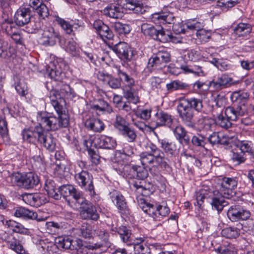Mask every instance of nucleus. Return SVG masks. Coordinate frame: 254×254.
Returning a JSON list of instances; mask_svg holds the SVG:
<instances>
[{
	"label": "nucleus",
	"mask_w": 254,
	"mask_h": 254,
	"mask_svg": "<svg viewBox=\"0 0 254 254\" xmlns=\"http://www.w3.org/2000/svg\"><path fill=\"white\" fill-rule=\"evenodd\" d=\"M188 87L187 84L179 80H173L166 84V88L170 92L184 90Z\"/></svg>",
	"instance_id": "nucleus-53"
},
{
	"label": "nucleus",
	"mask_w": 254,
	"mask_h": 254,
	"mask_svg": "<svg viewBox=\"0 0 254 254\" xmlns=\"http://www.w3.org/2000/svg\"><path fill=\"white\" fill-rule=\"evenodd\" d=\"M40 143L49 151L53 152L56 148V141L54 137L49 133L44 134L43 131L41 134L39 141Z\"/></svg>",
	"instance_id": "nucleus-30"
},
{
	"label": "nucleus",
	"mask_w": 254,
	"mask_h": 254,
	"mask_svg": "<svg viewBox=\"0 0 254 254\" xmlns=\"http://www.w3.org/2000/svg\"><path fill=\"white\" fill-rule=\"evenodd\" d=\"M93 27L103 41H106V40L113 38L114 35L112 31L101 20H95L93 23Z\"/></svg>",
	"instance_id": "nucleus-20"
},
{
	"label": "nucleus",
	"mask_w": 254,
	"mask_h": 254,
	"mask_svg": "<svg viewBox=\"0 0 254 254\" xmlns=\"http://www.w3.org/2000/svg\"><path fill=\"white\" fill-rule=\"evenodd\" d=\"M231 121L229 119L220 113L216 118L215 124H217L223 128H228L232 126Z\"/></svg>",
	"instance_id": "nucleus-59"
},
{
	"label": "nucleus",
	"mask_w": 254,
	"mask_h": 254,
	"mask_svg": "<svg viewBox=\"0 0 254 254\" xmlns=\"http://www.w3.org/2000/svg\"><path fill=\"white\" fill-rule=\"evenodd\" d=\"M58 248L59 249V253L62 249H71L72 247V239L68 237H59L55 240Z\"/></svg>",
	"instance_id": "nucleus-42"
},
{
	"label": "nucleus",
	"mask_w": 254,
	"mask_h": 254,
	"mask_svg": "<svg viewBox=\"0 0 254 254\" xmlns=\"http://www.w3.org/2000/svg\"><path fill=\"white\" fill-rule=\"evenodd\" d=\"M145 148L146 151L139 155L140 161L144 167L166 169L169 165L166 161L164 153L155 144L152 142L148 143Z\"/></svg>",
	"instance_id": "nucleus-1"
},
{
	"label": "nucleus",
	"mask_w": 254,
	"mask_h": 254,
	"mask_svg": "<svg viewBox=\"0 0 254 254\" xmlns=\"http://www.w3.org/2000/svg\"><path fill=\"white\" fill-rule=\"evenodd\" d=\"M76 182L81 188H84L88 191L90 195L95 193L94 187L93 184L92 178L88 172L82 171L74 176Z\"/></svg>",
	"instance_id": "nucleus-10"
},
{
	"label": "nucleus",
	"mask_w": 254,
	"mask_h": 254,
	"mask_svg": "<svg viewBox=\"0 0 254 254\" xmlns=\"http://www.w3.org/2000/svg\"><path fill=\"white\" fill-rule=\"evenodd\" d=\"M60 38L59 33L56 32L53 27H48L44 30L40 43L45 46H53Z\"/></svg>",
	"instance_id": "nucleus-11"
},
{
	"label": "nucleus",
	"mask_w": 254,
	"mask_h": 254,
	"mask_svg": "<svg viewBox=\"0 0 254 254\" xmlns=\"http://www.w3.org/2000/svg\"><path fill=\"white\" fill-rule=\"evenodd\" d=\"M55 21L57 22L66 33L71 34L73 32L71 20L68 21L58 16H56Z\"/></svg>",
	"instance_id": "nucleus-52"
},
{
	"label": "nucleus",
	"mask_w": 254,
	"mask_h": 254,
	"mask_svg": "<svg viewBox=\"0 0 254 254\" xmlns=\"http://www.w3.org/2000/svg\"><path fill=\"white\" fill-rule=\"evenodd\" d=\"M145 168L140 166H133L131 170L132 173L136 175V177L138 179L143 180L148 176L147 171Z\"/></svg>",
	"instance_id": "nucleus-60"
},
{
	"label": "nucleus",
	"mask_w": 254,
	"mask_h": 254,
	"mask_svg": "<svg viewBox=\"0 0 254 254\" xmlns=\"http://www.w3.org/2000/svg\"><path fill=\"white\" fill-rule=\"evenodd\" d=\"M187 26L190 27V30L196 31L197 38L201 43L208 42L211 36L214 37L217 34V32L211 34L210 31L203 29L204 22L202 20H192L188 23Z\"/></svg>",
	"instance_id": "nucleus-7"
},
{
	"label": "nucleus",
	"mask_w": 254,
	"mask_h": 254,
	"mask_svg": "<svg viewBox=\"0 0 254 254\" xmlns=\"http://www.w3.org/2000/svg\"><path fill=\"white\" fill-rule=\"evenodd\" d=\"M227 214L232 222L247 220L251 216L249 210L239 205L231 206L228 210Z\"/></svg>",
	"instance_id": "nucleus-9"
},
{
	"label": "nucleus",
	"mask_w": 254,
	"mask_h": 254,
	"mask_svg": "<svg viewBox=\"0 0 254 254\" xmlns=\"http://www.w3.org/2000/svg\"><path fill=\"white\" fill-rule=\"evenodd\" d=\"M85 127L95 132H101L104 130L105 126L103 122L96 118H90L85 123Z\"/></svg>",
	"instance_id": "nucleus-34"
},
{
	"label": "nucleus",
	"mask_w": 254,
	"mask_h": 254,
	"mask_svg": "<svg viewBox=\"0 0 254 254\" xmlns=\"http://www.w3.org/2000/svg\"><path fill=\"white\" fill-rule=\"evenodd\" d=\"M233 79L227 74H223L215 77L209 82V86L215 90H220L224 88L230 86L234 84Z\"/></svg>",
	"instance_id": "nucleus-13"
},
{
	"label": "nucleus",
	"mask_w": 254,
	"mask_h": 254,
	"mask_svg": "<svg viewBox=\"0 0 254 254\" xmlns=\"http://www.w3.org/2000/svg\"><path fill=\"white\" fill-rule=\"evenodd\" d=\"M226 197H224L221 193L218 191H214V195L212 198L211 205L213 209H215L218 212L221 211L224 207L228 204V202L225 200Z\"/></svg>",
	"instance_id": "nucleus-26"
},
{
	"label": "nucleus",
	"mask_w": 254,
	"mask_h": 254,
	"mask_svg": "<svg viewBox=\"0 0 254 254\" xmlns=\"http://www.w3.org/2000/svg\"><path fill=\"white\" fill-rule=\"evenodd\" d=\"M120 133L126 138L128 142H133L136 138L135 131L129 126L122 131Z\"/></svg>",
	"instance_id": "nucleus-58"
},
{
	"label": "nucleus",
	"mask_w": 254,
	"mask_h": 254,
	"mask_svg": "<svg viewBox=\"0 0 254 254\" xmlns=\"http://www.w3.org/2000/svg\"><path fill=\"white\" fill-rule=\"evenodd\" d=\"M48 75L55 81H61L62 79V70L57 61H53L49 65L48 69Z\"/></svg>",
	"instance_id": "nucleus-27"
},
{
	"label": "nucleus",
	"mask_w": 254,
	"mask_h": 254,
	"mask_svg": "<svg viewBox=\"0 0 254 254\" xmlns=\"http://www.w3.org/2000/svg\"><path fill=\"white\" fill-rule=\"evenodd\" d=\"M112 201L121 213L126 212L127 210V203L124 196L120 192L114 191L112 193Z\"/></svg>",
	"instance_id": "nucleus-31"
},
{
	"label": "nucleus",
	"mask_w": 254,
	"mask_h": 254,
	"mask_svg": "<svg viewBox=\"0 0 254 254\" xmlns=\"http://www.w3.org/2000/svg\"><path fill=\"white\" fill-rule=\"evenodd\" d=\"M39 181L40 180L37 175L33 172L21 173L16 172L13 173L8 178V182L11 185L27 190L37 186Z\"/></svg>",
	"instance_id": "nucleus-3"
},
{
	"label": "nucleus",
	"mask_w": 254,
	"mask_h": 254,
	"mask_svg": "<svg viewBox=\"0 0 254 254\" xmlns=\"http://www.w3.org/2000/svg\"><path fill=\"white\" fill-rule=\"evenodd\" d=\"M115 68L121 80L125 84L126 86L129 89L131 88L134 84L133 79L121 70L120 66H116Z\"/></svg>",
	"instance_id": "nucleus-39"
},
{
	"label": "nucleus",
	"mask_w": 254,
	"mask_h": 254,
	"mask_svg": "<svg viewBox=\"0 0 254 254\" xmlns=\"http://www.w3.org/2000/svg\"><path fill=\"white\" fill-rule=\"evenodd\" d=\"M240 234V230L236 227H229L222 230L221 234L228 239L237 238Z\"/></svg>",
	"instance_id": "nucleus-50"
},
{
	"label": "nucleus",
	"mask_w": 254,
	"mask_h": 254,
	"mask_svg": "<svg viewBox=\"0 0 254 254\" xmlns=\"http://www.w3.org/2000/svg\"><path fill=\"white\" fill-rule=\"evenodd\" d=\"M91 139H85L84 141V145L88 149V154L92 163L94 165H97L100 162V156L95 151L90 148L92 145Z\"/></svg>",
	"instance_id": "nucleus-44"
},
{
	"label": "nucleus",
	"mask_w": 254,
	"mask_h": 254,
	"mask_svg": "<svg viewBox=\"0 0 254 254\" xmlns=\"http://www.w3.org/2000/svg\"><path fill=\"white\" fill-rule=\"evenodd\" d=\"M170 60V54L168 52L159 51L149 59L148 64L156 69L162 68Z\"/></svg>",
	"instance_id": "nucleus-12"
},
{
	"label": "nucleus",
	"mask_w": 254,
	"mask_h": 254,
	"mask_svg": "<svg viewBox=\"0 0 254 254\" xmlns=\"http://www.w3.org/2000/svg\"><path fill=\"white\" fill-rule=\"evenodd\" d=\"M31 18V10L28 6H20L16 11L14 19L16 25L22 26L29 22Z\"/></svg>",
	"instance_id": "nucleus-14"
},
{
	"label": "nucleus",
	"mask_w": 254,
	"mask_h": 254,
	"mask_svg": "<svg viewBox=\"0 0 254 254\" xmlns=\"http://www.w3.org/2000/svg\"><path fill=\"white\" fill-rule=\"evenodd\" d=\"M114 29L120 34H128L130 31V28L128 25L123 24L121 22L115 23Z\"/></svg>",
	"instance_id": "nucleus-64"
},
{
	"label": "nucleus",
	"mask_w": 254,
	"mask_h": 254,
	"mask_svg": "<svg viewBox=\"0 0 254 254\" xmlns=\"http://www.w3.org/2000/svg\"><path fill=\"white\" fill-rule=\"evenodd\" d=\"M237 183L236 180L231 178H224L221 183L219 192L224 195V197L230 198L232 195V190L236 187Z\"/></svg>",
	"instance_id": "nucleus-19"
},
{
	"label": "nucleus",
	"mask_w": 254,
	"mask_h": 254,
	"mask_svg": "<svg viewBox=\"0 0 254 254\" xmlns=\"http://www.w3.org/2000/svg\"><path fill=\"white\" fill-rule=\"evenodd\" d=\"M43 130L41 127L36 126L34 129L25 128L21 132L22 139L25 142L30 143H35L39 141Z\"/></svg>",
	"instance_id": "nucleus-16"
},
{
	"label": "nucleus",
	"mask_w": 254,
	"mask_h": 254,
	"mask_svg": "<svg viewBox=\"0 0 254 254\" xmlns=\"http://www.w3.org/2000/svg\"><path fill=\"white\" fill-rule=\"evenodd\" d=\"M144 241V239L142 237H139L135 239L132 244L134 247V254H144L146 253L149 252L148 248L143 242Z\"/></svg>",
	"instance_id": "nucleus-37"
},
{
	"label": "nucleus",
	"mask_w": 254,
	"mask_h": 254,
	"mask_svg": "<svg viewBox=\"0 0 254 254\" xmlns=\"http://www.w3.org/2000/svg\"><path fill=\"white\" fill-rule=\"evenodd\" d=\"M90 108L98 115L112 112V107L107 102L102 99H95L90 104Z\"/></svg>",
	"instance_id": "nucleus-24"
},
{
	"label": "nucleus",
	"mask_w": 254,
	"mask_h": 254,
	"mask_svg": "<svg viewBox=\"0 0 254 254\" xmlns=\"http://www.w3.org/2000/svg\"><path fill=\"white\" fill-rule=\"evenodd\" d=\"M249 96L248 93L244 90H239L234 92L231 95V99L233 101H242L247 99Z\"/></svg>",
	"instance_id": "nucleus-63"
},
{
	"label": "nucleus",
	"mask_w": 254,
	"mask_h": 254,
	"mask_svg": "<svg viewBox=\"0 0 254 254\" xmlns=\"http://www.w3.org/2000/svg\"><path fill=\"white\" fill-rule=\"evenodd\" d=\"M0 134L3 141L8 142L9 137L8 134V129L7 127V123L4 118L0 115Z\"/></svg>",
	"instance_id": "nucleus-55"
},
{
	"label": "nucleus",
	"mask_w": 254,
	"mask_h": 254,
	"mask_svg": "<svg viewBox=\"0 0 254 254\" xmlns=\"http://www.w3.org/2000/svg\"><path fill=\"white\" fill-rule=\"evenodd\" d=\"M247 112L246 107L239 106L235 108L233 107H228L221 112L223 116H226L232 121L239 120L240 118L244 116Z\"/></svg>",
	"instance_id": "nucleus-15"
},
{
	"label": "nucleus",
	"mask_w": 254,
	"mask_h": 254,
	"mask_svg": "<svg viewBox=\"0 0 254 254\" xmlns=\"http://www.w3.org/2000/svg\"><path fill=\"white\" fill-rule=\"evenodd\" d=\"M14 215L17 217H21L24 219H31L34 217V211H30L22 207H19L15 209Z\"/></svg>",
	"instance_id": "nucleus-51"
},
{
	"label": "nucleus",
	"mask_w": 254,
	"mask_h": 254,
	"mask_svg": "<svg viewBox=\"0 0 254 254\" xmlns=\"http://www.w3.org/2000/svg\"><path fill=\"white\" fill-rule=\"evenodd\" d=\"M38 250L43 254H59V249L56 242L48 239L40 240L37 246Z\"/></svg>",
	"instance_id": "nucleus-17"
},
{
	"label": "nucleus",
	"mask_w": 254,
	"mask_h": 254,
	"mask_svg": "<svg viewBox=\"0 0 254 254\" xmlns=\"http://www.w3.org/2000/svg\"><path fill=\"white\" fill-rule=\"evenodd\" d=\"M66 52L73 56L77 57L80 55V48L73 40H69L65 47Z\"/></svg>",
	"instance_id": "nucleus-56"
},
{
	"label": "nucleus",
	"mask_w": 254,
	"mask_h": 254,
	"mask_svg": "<svg viewBox=\"0 0 254 254\" xmlns=\"http://www.w3.org/2000/svg\"><path fill=\"white\" fill-rule=\"evenodd\" d=\"M142 210L151 217L155 221H160L168 216L170 210L166 203H150L144 202L141 206Z\"/></svg>",
	"instance_id": "nucleus-5"
},
{
	"label": "nucleus",
	"mask_w": 254,
	"mask_h": 254,
	"mask_svg": "<svg viewBox=\"0 0 254 254\" xmlns=\"http://www.w3.org/2000/svg\"><path fill=\"white\" fill-rule=\"evenodd\" d=\"M14 86L17 93L21 96H25L28 92V87L23 79L18 76L14 77Z\"/></svg>",
	"instance_id": "nucleus-36"
},
{
	"label": "nucleus",
	"mask_w": 254,
	"mask_h": 254,
	"mask_svg": "<svg viewBox=\"0 0 254 254\" xmlns=\"http://www.w3.org/2000/svg\"><path fill=\"white\" fill-rule=\"evenodd\" d=\"M117 232L124 243H126L127 245L132 244L131 233L130 230L126 226H122L118 229Z\"/></svg>",
	"instance_id": "nucleus-41"
},
{
	"label": "nucleus",
	"mask_w": 254,
	"mask_h": 254,
	"mask_svg": "<svg viewBox=\"0 0 254 254\" xmlns=\"http://www.w3.org/2000/svg\"><path fill=\"white\" fill-rule=\"evenodd\" d=\"M102 246V245L100 243L83 244L80 239H77L74 241L72 240V247H73L72 250L76 249L81 254H88V250H96L101 248Z\"/></svg>",
	"instance_id": "nucleus-22"
},
{
	"label": "nucleus",
	"mask_w": 254,
	"mask_h": 254,
	"mask_svg": "<svg viewBox=\"0 0 254 254\" xmlns=\"http://www.w3.org/2000/svg\"><path fill=\"white\" fill-rule=\"evenodd\" d=\"M58 114V117L57 118L46 113L39 114L37 116L38 126L42 127L43 131L44 128L48 130H55L61 127H66L69 122L68 115L63 111Z\"/></svg>",
	"instance_id": "nucleus-2"
},
{
	"label": "nucleus",
	"mask_w": 254,
	"mask_h": 254,
	"mask_svg": "<svg viewBox=\"0 0 254 254\" xmlns=\"http://www.w3.org/2000/svg\"><path fill=\"white\" fill-rule=\"evenodd\" d=\"M119 2L124 13L127 12L128 10H133L141 5L139 0H121Z\"/></svg>",
	"instance_id": "nucleus-38"
},
{
	"label": "nucleus",
	"mask_w": 254,
	"mask_h": 254,
	"mask_svg": "<svg viewBox=\"0 0 254 254\" xmlns=\"http://www.w3.org/2000/svg\"><path fill=\"white\" fill-rule=\"evenodd\" d=\"M5 226L15 233L26 235L30 234L29 229L25 228L21 223L14 220H6Z\"/></svg>",
	"instance_id": "nucleus-29"
},
{
	"label": "nucleus",
	"mask_w": 254,
	"mask_h": 254,
	"mask_svg": "<svg viewBox=\"0 0 254 254\" xmlns=\"http://www.w3.org/2000/svg\"><path fill=\"white\" fill-rule=\"evenodd\" d=\"M177 111L183 121L187 125L190 126L193 114L189 99L181 98L177 106Z\"/></svg>",
	"instance_id": "nucleus-6"
},
{
	"label": "nucleus",
	"mask_w": 254,
	"mask_h": 254,
	"mask_svg": "<svg viewBox=\"0 0 254 254\" xmlns=\"http://www.w3.org/2000/svg\"><path fill=\"white\" fill-rule=\"evenodd\" d=\"M174 19L175 17L173 14L168 11H161L154 13L151 15L150 17L152 22L160 25L167 23H174ZM190 21H187L186 23L173 24V30L177 34L185 33L187 29L190 30V27L187 26Z\"/></svg>",
	"instance_id": "nucleus-4"
},
{
	"label": "nucleus",
	"mask_w": 254,
	"mask_h": 254,
	"mask_svg": "<svg viewBox=\"0 0 254 254\" xmlns=\"http://www.w3.org/2000/svg\"><path fill=\"white\" fill-rule=\"evenodd\" d=\"M236 4V0H218L217 6L223 11H227Z\"/></svg>",
	"instance_id": "nucleus-61"
},
{
	"label": "nucleus",
	"mask_w": 254,
	"mask_h": 254,
	"mask_svg": "<svg viewBox=\"0 0 254 254\" xmlns=\"http://www.w3.org/2000/svg\"><path fill=\"white\" fill-rule=\"evenodd\" d=\"M175 136L181 142L184 141L188 143L190 138L187 134V131L181 126H178L173 130Z\"/></svg>",
	"instance_id": "nucleus-46"
},
{
	"label": "nucleus",
	"mask_w": 254,
	"mask_h": 254,
	"mask_svg": "<svg viewBox=\"0 0 254 254\" xmlns=\"http://www.w3.org/2000/svg\"><path fill=\"white\" fill-rule=\"evenodd\" d=\"M142 183L141 182H140L139 184H138L137 182H135L132 185V189H134L137 197L139 195L148 196L154 191V189L152 185L146 184L144 186H143Z\"/></svg>",
	"instance_id": "nucleus-28"
},
{
	"label": "nucleus",
	"mask_w": 254,
	"mask_h": 254,
	"mask_svg": "<svg viewBox=\"0 0 254 254\" xmlns=\"http://www.w3.org/2000/svg\"><path fill=\"white\" fill-rule=\"evenodd\" d=\"M196 125L199 130H212L215 126V120L210 118L203 117L198 120Z\"/></svg>",
	"instance_id": "nucleus-33"
},
{
	"label": "nucleus",
	"mask_w": 254,
	"mask_h": 254,
	"mask_svg": "<svg viewBox=\"0 0 254 254\" xmlns=\"http://www.w3.org/2000/svg\"><path fill=\"white\" fill-rule=\"evenodd\" d=\"M155 186L161 192L166 191L167 185V182L166 179L160 174H156L155 176Z\"/></svg>",
	"instance_id": "nucleus-57"
},
{
	"label": "nucleus",
	"mask_w": 254,
	"mask_h": 254,
	"mask_svg": "<svg viewBox=\"0 0 254 254\" xmlns=\"http://www.w3.org/2000/svg\"><path fill=\"white\" fill-rule=\"evenodd\" d=\"M113 50L122 60H130L132 57V53L129 45L126 42H119L113 47Z\"/></svg>",
	"instance_id": "nucleus-21"
},
{
	"label": "nucleus",
	"mask_w": 254,
	"mask_h": 254,
	"mask_svg": "<svg viewBox=\"0 0 254 254\" xmlns=\"http://www.w3.org/2000/svg\"><path fill=\"white\" fill-rule=\"evenodd\" d=\"M80 235L85 238H90L95 235V231L88 224L83 223L81 226Z\"/></svg>",
	"instance_id": "nucleus-54"
},
{
	"label": "nucleus",
	"mask_w": 254,
	"mask_h": 254,
	"mask_svg": "<svg viewBox=\"0 0 254 254\" xmlns=\"http://www.w3.org/2000/svg\"><path fill=\"white\" fill-rule=\"evenodd\" d=\"M103 13L105 15L115 19L122 17L124 13L120 2L108 5L104 9Z\"/></svg>",
	"instance_id": "nucleus-23"
},
{
	"label": "nucleus",
	"mask_w": 254,
	"mask_h": 254,
	"mask_svg": "<svg viewBox=\"0 0 254 254\" xmlns=\"http://www.w3.org/2000/svg\"><path fill=\"white\" fill-rule=\"evenodd\" d=\"M44 189L49 197L58 200L61 198V194L59 193V189L56 187L55 182L51 180H46Z\"/></svg>",
	"instance_id": "nucleus-32"
},
{
	"label": "nucleus",
	"mask_w": 254,
	"mask_h": 254,
	"mask_svg": "<svg viewBox=\"0 0 254 254\" xmlns=\"http://www.w3.org/2000/svg\"><path fill=\"white\" fill-rule=\"evenodd\" d=\"M8 247L18 254H25V252L23 246L14 237H11L7 241Z\"/></svg>",
	"instance_id": "nucleus-48"
},
{
	"label": "nucleus",
	"mask_w": 254,
	"mask_h": 254,
	"mask_svg": "<svg viewBox=\"0 0 254 254\" xmlns=\"http://www.w3.org/2000/svg\"><path fill=\"white\" fill-rule=\"evenodd\" d=\"M214 251L218 254H237V249L232 244L221 245L214 248Z\"/></svg>",
	"instance_id": "nucleus-45"
},
{
	"label": "nucleus",
	"mask_w": 254,
	"mask_h": 254,
	"mask_svg": "<svg viewBox=\"0 0 254 254\" xmlns=\"http://www.w3.org/2000/svg\"><path fill=\"white\" fill-rule=\"evenodd\" d=\"M172 122L171 115L162 111H158L155 114L156 126H169Z\"/></svg>",
	"instance_id": "nucleus-35"
},
{
	"label": "nucleus",
	"mask_w": 254,
	"mask_h": 254,
	"mask_svg": "<svg viewBox=\"0 0 254 254\" xmlns=\"http://www.w3.org/2000/svg\"><path fill=\"white\" fill-rule=\"evenodd\" d=\"M209 61L215 66L219 70L224 71L231 68L232 65L229 62L222 60L212 58V60L208 59Z\"/></svg>",
	"instance_id": "nucleus-49"
},
{
	"label": "nucleus",
	"mask_w": 254,
	"mask_h": 254,
	"mask_svg": "<svg viewBox=\"0 0 254 254\" xmlns=\"http://www.w3.org/2000/svg\"><path fill=\"white\" fill-rule=\"evenodd\" d=\"M114 127L120 133L127 127H128V124L122 116L117 115L116 116V121L114 123Z\"/></svg>",
	"instance_id": "nucleus-62"
},
{
	"label": "nucleus",
	"mask_w": 254,
	"mask_h": 254,
	"mask_svg": "<svg viewBox=\"0 0 254 254\" xmlns=\"http://www.w3.org/2000/svg\"><path fill=\"white\" fill-rule=\"evenodd\" d=\"M94 142L95 146L97 147L107 149H114L117 145L116 141L114 138L103 134L96 136Z\"/></svg>",
	"instance_id": "nucleus-18"
},
{
	"label": "nucleus",
	"mask_w": 254,
	"mask_h": 254,
	"mask_svg": "<svg viewBox=\"0 0 254 254\" xmlns=\"http://www.w3.org/2000/svg\"><path fill=\"white\" fill-rule=\"evenodd\" d=\"M86 204L85 207H82L80 211V215L84 219H91L97 220L99 218L95 206L91 203H85Z\"/></svg>",
	"instance_id": "nucleus-25"
},
{
	"label": "nucleus",
	"mask_w": 254,
	"mask_h": 254,
	"mask_svg": "<svg viewBox=\"0 0 254 254\" xmlns=\"http://www.w3.org/2000/svg\"><path fill=\"white\" fill-rule=\"evenodd\" d=\"M50 98L51 103L57 113H61L63 111V107L60 104L59 100H61V96L56 90L50 92Z\"/></svg>",
	"instance_id": "nucleus-40"
},
{
	"label": "nucleus",
	"mask_w": 254,
	"mask_h": 254,
	"mask_svg": "<svg viewBox=\"0 0 254 254\" xmlns=\"http://www.w3.org/2000/svg\"><path fill=\"white\" fill-rule=\"evenodd\" d=\"M161 148L165 153L172 155L177 153V147L173 142H169L165 139L159 140Z\"/></svg>",
	"instance_id": "nucleus-43"
},
{
	"label": "nucleus",
	"mask_w": 254,
	"mask_h": 254,
	"mask_svg": "<svg viewBox=\"0 0 254 254\" xmlns=\"http://www.w3.org/2000/svg\"><path fill=\"white\" fill-rule=\"evenodd\" d=\"M141 31L145 35L162 43H166L170 39L166 32L162 27L157 28L147 23H144L141 26Z\"/></svg>",
	"instance_id": "nucleus-8"
},
{
	"label": "nucleus",
	"mask_w": 254,
	"mask_h": 254,
	"mask_svg": "<svg viewBox=\"0 0 254 254\" xmlns=\"http://www.w3.org/2000/svg\"><path fill=\"white\" fill-rule=\"evenodd\" d=\"M252 26L250 24L240 23L234 29L235 34L238 36H244L251 33Z\"/></svg>",
	"instance_id": "nucleus-47"
}]
</instances>
